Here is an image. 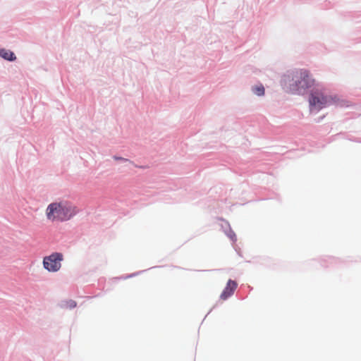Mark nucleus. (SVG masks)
I'll use <instances>...</instances> for the list:
<instances>
[{"label": "nucleus", "mask_w": 361, "mask_h": 361, "mask_svg": "<svg viewBox=\"0 0 361 361\" xmlns=\"http://www.w3.org/2000/svg\"><path fill=\"white\" fill-rule=\"evenodd\" d=\"M337 102L338 98L336 96L326 94L319 90L312 91L309 98L311 111H319L330 105L335 104Z\"/></svg>", "instance_id": "obj_3"}, {"label": "nucleus", "mask_w": 361, "mask_h": 361, "mask_svg": "<svg viewBox=\"0 0 361 361\" xmlns=\"http://www.w3.org/2000/svg\"><path fill=\"white\" fill-rule=\"evenodd\" d=\"M252 91L258 96H262L264 94V87L262 85L254 87L252 88Z\"/></svg>", "instance_id": "obj_7"}, {"label": "nucleus", "mask_w": 361, "mask_h": 361, "mask_svg": "<svg viewBox=\"0 0 361 361\" xmlns=\"http://www.w3.org/2000/svg\"><path fill=\"white\" fill-rule=\"evenodd\" d=\"M78 210L75 206L70 202H54L50 204L47 208V219L51 221H68L74 216Z\"/></svg>", "instance_id": "obj_2"}, {"label": "nucleus", "mask_w": 361, "mask_h": 361, "mask_svg": "<svg viewBox=\"0 0 361 361\" xmlns=\"http://www.w3.org/2000/svg\"><path fill=\"white\" fill-rule=\"evenodd\" d=\"M0 56L8 61H14L16 59V56L12 51L4 49H0Z\"/></svg>", "instance_id": "obj_6"}, {"label": "nucleus", "mask_w": 361, "mask_h": 361, "mask_svg": "<svg viewBox=\"0 0 361 361\" xmlns=\"http://www.w3.org/2000/svg\"><path fill=\"white\" fill-rule=\"evenodd\" d=\"M76 306V302L74 300H69L66 302V307L68 308H74Z\"/></svg>", "instance_id": "obj_8"}, {"label": "nucleus", "mask_w": 361, "mask_h": 361, "mask_svg": "<svg viewBox=\"0 0 361 361\" xmlns=\"http://www.w3.org/2000/svg\"><path fill=\"white\" fill-rule=\"evenodd\" d=\"M63 259V255L62 253L56 252H53L50 255L45 256L43 258V267L49 272H57L61 268V263Z\"/></svg>", "instance_id": "obj_4"}, {"label": "nucleus", "mask_w": 361, "mask_h": 361, "mask_svg": "<svg viewBox=\"0 0 361 361\" xmlns=\"http://www.w3.org/2000/svg\"><path fill=\"white\" fill-rule=\"evenodd\" d=\"M314 85L315 80L308 71L304 69L297 71L292 75H288L283 79V86L286 91L293 94H303Z\"/></svg>", "instance_id": "obj_1"}, {"label": "nucleus", "mask_w": 361, "mask_h": 361, "mask_svg": "<svg viewBox=\"0 0 361 361\" xmlns=\"http://www.w3.org/2000/svg\"><path fill=\"white\" fill-rule=\"evenodd\" d=\"M236 288H237L236 282L231 279H229L227 282L226 288H224V290H223V292L221 293V294L220 295L221 299L225 300L231 296L233 294Z\"/></svg>", "instance_id": "obj_5"}]
</instances>
